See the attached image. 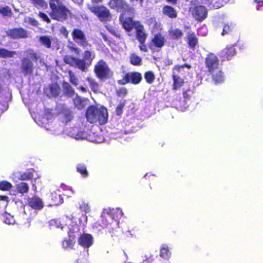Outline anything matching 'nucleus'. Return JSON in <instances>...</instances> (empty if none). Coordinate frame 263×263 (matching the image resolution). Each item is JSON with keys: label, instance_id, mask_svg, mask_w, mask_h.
<instances>
[{"label": "nucleus", "instance_id": "obj_1", "mask_svg": "<svg viewBox=\"0 0 263 263\" xmlns=\"http://www.w3.org/2000/svg\"><path fill=\"white\" fill-rule=\"evenodd\" d=\"M86 116L88 122L95 123L98 121L100 124L106 123L108 119L107 109L104 107L90 106L88 108Z\"/></svg>", "mask_w": 263, "mask_h": 263}, {"label": "nucleus", "instance_id": "obj_2", "mask_svg": "<svg viewBox=\"0 0 263 263\" xmlns=\"http://www.w3.org/2000/svg\"><path fill=\"white\" fill-rule=\"evenodd\" d=\"M64 0H49L51 11L50 16L54 20L63 21L66 19L68 10L64 4Z\"/></svg>", "mask_w": 263, "mask_h": 263}, {"label": "nucleus", "instance_id": "obj_3", "mask_svg": "<svg viewBox=\"0 0 263 263\" xmlns=\"http://www.w3.org/2000/svg\"><path fill=\"white\" fill-rule=\"evenodd\" d=\"M94 71L98 78L105 79L108 78L112 75V72L106 62L100 60L96 65Z\"/></svg>", "mask_w": 263, "mask_h": 263}, {"label": "nucleus", "instance_id": "obj_4", "mask_svg": "<svg viewBox=\"0 0 263 263\" xmlns=\"http://www.w3.org/2000/svg\"><path fill=\"white\" fill-rule=\"evenodd\" d=\"M89 9L101 21H108L111 19V16L109 10L103 6H91Z\"/></svg>", "mask_w": 263, "mask_h": 263}, {"label": "nucleus", "instance_id": "obj_5", "mask_svg": "<svg viewBox=\"0 0 263 263\" xmlns=\"http://www.w3.org/2000/svg\"><path fill=\"white\" fill-rule=\"evenodd\" d=\"M108 6L110 8L116 9L118 11L125 13L128 11L133 13L134 11V9L127 5L123 0H110Z\"/></svg>", "mask_w": 263, "mask_h": 263}, {"label": "nucleus", "instance_id": "obj_6", "mask_svg": "<svg viewBox=\"0 0 263 263\" xmlns=\"http://www.w3.org/2000/svg\"><path fill=\"white\" fill-rule=\"evenodd\" d=\"M205 64L210 73L220 68L217 57L212 53L208 55L205 60Z\"/></svg>", "mask_w": 263, "mask_h": 263}, {"label": "nucleus", "instance_id": "obj_7", "mask_svg": "<svg viewBox=\"0 0 263 263\" xmlns=\"http://www.w3.org/2000/svg\"><path fill=\"white\" fill-rule=\"evenodd\" d=\"M64 61L67 64L74 66L82 71H85V63L84 60L70 55H66L64 58Z\"/></svg>", "mask_w": 263, "mask_h": 263}, {"label": "nucleus", "instance_id": "obj_8", "mask_svg": "<svg viewBox=\"0 0 263 263\" xmlns=\"http://www.w3.org/2000/svg\"><path fill=\"white\" fill-rule=\"evenodd\" d=\"M39 41L42 45L47 48H59V41L55 37L47 35L41 36L39 37Z\"/></svg>", "mask_w": 263, "mask_h": 263}, {"label": "nucleus", "instance_id": "obj_9", "mask_svg": "<svg viewBox=\"0 0 263 263\" xmlns=\"http://www.w3.org/2000/svg\"><path fill=\"white\" fill-rule=\"evenodd\" d=\"M73 40L81 46L86 47L88 44L83 32L79 29H74L72 32Z\"/></svg>", "mask_w": 263, "mask_h": 263}, {"label": "nucleus", "instance_id": "obj_10", "mask_svg": "<svg viewBox=\"0 0 263 263\" xmlns=\"http://www.w3.org/2000/svg\"><path fill=\"white\" fill-rule=\"evenodd\" d=\"M185 67H187L188 69H190L191 68V66L188 65H184L182 66H176L174 68L173 77L174 79V88L175 89L179 88L180 87L182 86L184 83L183 80L182 79L177 77L175 75V71L178 72H182Z\"/></svg>", "mask_w": 263, "mask_h": 263}, {"label": "nucleus", "instance_id": "obj_11", "mask_svg": "<svg viewBox=\"0 0 263 263\" xmlns=\"http://www.w3.org/2000/svg\"><path fill=\"white\" fill-rule=\"evenodd\" d=\"M142 79V76L139 72H129L127 73L122 80V83L126 84L131 82L137 84L140 83Z\"/></svg>", "mask_w": 263, "mask_h": 263}, {"label": "nucleus", "instance_id": "obj_12", "mask_svg": "<svg viewBox=\"0 0 263 263\" xmlns=\"http://www.w3.org/2000/svg\"><path fill=\"white\" fill-rule=\"evenodd\" d=\"M7 34L14 39L28 37L27 32L22 28L8 30L7 31Z\"/></svg>", "mask_w": 263, "mask_h": 263}, {"label": "nucleus", "instance_id": "obj_13", "mask_svg": "<svg viewBox=\"0 0 263 263\" xmlns=\"http://www.w3.org/2000/svg\"><path fill=\"white\" fill-rule=\"evenodd\" d=\"M78 242L84 248H88L92 245L93 238L90 234L84 233L80 235Z\"/></svg>", "mask_w": 263, "mask_h": 263}, {"label": "nucleus", "instance_id": "obj_14", "mask_svg": "<svg viewBox=\"0 0 263 263\" xmlns=\"http://www.w3.org/2000/svg\"><path fill=\"white\" fill-rule=\"evenodd\" d=\"M192 13L195 19L200 21L205 19L207 15L206 9L202 6L196 7L193 10Z\"/></svg>", "mask_w": 263, "mask_h": 263}, {"label": "nucleus", "instance_id": "obj_15", "mask_svg": "<svg viewBox=\"0 0 263 263\" xmlns=\"http://www.w3.org/2000/svg\"><path fill=\"white\" fill-rule=\"evenodd\" d=\"M28 203L29 207L35 210H41L44 207V203L42 200L36 196L28 199Z\"/></svg>", "mask_w": 263, "mask_h": 263}, {"label": "nucleus", "instance_id": "obj_16", "mask_svg": "<svg viewBox=\"0 0 263 263\" xmlns=\"http://www.w3.org/2000/svg\"><path fill=\"white\" fill-rule=\"evenodd\" d=\"M60 88L57 84L49 85L44 90L45 93L49 97H55L60 93Z\"/></svg>", "mask_w": 263, "mask_h": 263}, {"label": "nucleus", "instance_id": "obj_17", "mask_svg": "<svg viewBox=\"0 0 263 263\" xmlns=\"http://www.w3.org/2000/svg\"><path fill=\"white\" fill-rule=\"evenodd\" d=\"M202 3L206 5L210 8H219L224 4H226L228 0H201Z\"/></svg>", "mask_w": 263, "mask_h": 263}, {"label": "nucleus", "instance_id": "obj_18", "mask_svg": "<svg viewBox=\"0 0 263 263\" xmlns=\"http://www.w3.org/2000/svg\"><path fill=\"white\" fill-rule=\"evenodd\" d=\"M13 175L14 177H12V179L14 181H16V178L18 180H27L32 178L34 176L32 171H29L23 174L16 173Z\"/></svg>", "mask_w": 263, "mask_h": 263}, {"label": "nucleus", "instance_id": "obj_19", "mask_svg": "<svg viewBox=\"0 0 263 263\" xmlns=\"http://www.w3.org/2000/svg\"><path fill=\"white\" fill-rule=\"evenodd\" d=\"M95 58V54L93 52H90L89 51H85L83 55V59L84 61L85 64V71L86 70L87 67L89 66L92 62V61Z\"/></svg>", "mask_w": 263, "mask_h": 263}, {"label": "nucleus", "instance_id": "obj_20", "mask_svg": "<svg viewBox=\"0 0 263 263\" xmlns=\"http://www.w3.org/2000/svg\"><path fill=\"white\" fill-rule=\"evenodd\" d=\"M211 74L212 75L213 80L215 84L221 83L224 80V76L220 68L212 72Z\"/></svg>", "mask_w": 263, "mask_h": 263}, {"label": "nucleus", "instance_id": "obj_21", "mask_svg": "<svg viewBox=\"0 0 263 263\" xmlns=\"http://www.w3.org/2000/svg\"><path fill=\"white\" fill-rule=\"evenodd\" d=\"M235 54V49L233 47L226 48L220 53V56L227 60H230Z\"/></svg>", "mask_w": 263, "mask_h": 263}, {"label": "nucleus", "instance_id": "obj_22", "mask_svg": "<svg viewBox=\"0 0 263 263\" xmlns=\"http://www.w3.org/2000/svg\"><path fill=\"white\" fill-rule=\"evenodd\" d=\"M69 237L68 239H65L63 241L62 246L64 249H72L75 244L74 238L76 236L73 235L72 233H70Z\"/></svg>", "mask_w": 263, "mask_h": 263}, {"label": "nucleus", "instance_id": "obj_23", "mask_svg": "<svg viewBox=\"0 0 263 263\" xmlns=\"http://www.w3.org/2000/svg\"><path fill=\"white\" fill-rule=\"evenodd\" d=\"M160 256L165 260H168L171 257V253L168 246L163 244L161 246Z\"/></svg>", "mask_w": 263, "mask_h": 263}, {"label": "nucleus", "instance_id": "obj_24", "mask_svg": "<svg viewBox=\"0 0 263 263\" xmlns=\"http://www.w3.org/2000/svg\"><path fill=\"white\" fill-rule=\"evenodd\" d=\"M101 222L100 225L101 227H106L110 221L112 220L111 215L109 213L107 210L104 211L101 217Z\"/></svg>", "mask_w": 263, "mask_h": 263}, {"label": "nucleus", "instance_id": "obj_25", "mask_svg": "<svg viewBox=\"0 0 263 263\" xmlns=\"http://www.w3.org/2000/svg\"><path fill=\"white\" fill-rule=\"evenodd\" d=\"M120 19L121 22L122 23V26L123 28L127 31H130L133 27V22L132 19L130 17L126 18L125 20H123V14H122Z\"/></svg>", "mask_w": 263, "mask_h": 263}, {"label": "nucleus", "instance_id": "obj_26", "mask_svg": "<svg viewBox=\"0 0 263 263\" xmlns=\"http://www.w3.org/2000/svg\"><path fill=\"white\" fill-rule=\"evenodd\" d=\"M163 13L171 18H175L177 16L176 10L172 7L165 6L163 8Z\"/></svg>", "mask_w": 263, "mask_h": 263}, {"label": "nucleus", "instance_id": "obj_27", "mask_svg": "<svg viewBox=\"0 0 263 263\" xmlns=\"http://www.w3.org/2000/svg\"><path fill=\"white\" fill-rule=\"evenodd\" d=\"M29 187L27 183L21 182L16 185V190L17 192L22 194L27 193L29 191Z\"/></svg>", "mask_w": 263, "mask_h": 263}, {"label": "nucleus", "instance_id": "obj_28", "mask_svg": "<svg viewBox=\"0 0 263 263\" xmlns=\"http://www.w3.org/2000/svg\"><path fill=\"white\" fill-rule=\"evenodd\" d=\"M22 68L26 73H30L32 70V64L28 59H24L23 61Z\"/></svg>", "mask_w": 263, "mask_h": 263}, {"label": "nucleus", "instance_id": "obj_29", "mask_svg": "<svg viewBox=\"0 0 263 263\" xmlns=\"http://www.w3.org/2000/svg\"><path fill=\"white\" fill-rule=\"evenodd\" d=\"M71 136L77 140H90L88 134L85 132H79L77 134H71Z\"/></svg>", "mask_w": 263, "mask_h": 263}, {"label": "nucleus", "instance_id": "obj_30", "mask_svg": "<svg viewBox=\"0 0 263 263\" xmlns=\"http://www.w3.org/2000/svg\"><path fill=\"white\" fill-rule=\"evenodd\" d=\"M35 214L36 212L34 211L33 214L31 213L28 214L27 213V210L25 209V207H24V211L22 213V222L25 223L26 222H27L28 223H30L32 218L35 215Z\"/></svg>", "mask_w": 263, "mask_h": 263}, {"label": "nucleus", "instance_id": "obj_31", "mask_svg": "<svg viewBox=\"0 0 263 263\" xmlns=\"http://www.w3.org/2000/svg\"><path fill=\"white\" fill-rule=\"evenodd\" d=\"M50 194V197L53 204H59L63 202V199L60 195L57 194L53 190L51 191Z\"/></svg>", "mask_w": 263, "mask_h": 263}, {"label": "nucleus", "instance_id": "obj_32", "mask_svg": "<svg viewBox=\"0 0 263 263\" xmlns=\"http://www.w3.org/2000/svg\"><path fill=\"white\" fill-rule=\"evenodd\" d=\"M152 41L154 45L157 47H161L164 44V38L160 34L156 35Z\"/></svg>", "mask_w": 263, "mask_h": 263}, {"label": "nucleus", "instance_id": "obj_33", "mask_svg": "<svg viewBox=\"0 0 263 263\" xmlns=\"http://www.w3.org/2000/svg\"><path fill=\"white\" fill-rule=\"evenodd\" d=\"M189 44L190 47L193 48L198 43V39L193 33H189L187 35Z\"/></svg>", "mask_w": 263, "mask_h": 263}, {"label": "nucleus", "instance_id": "obj_34", "mask_svg": "<svg viewBox=\"0 0 263 263\" xmlns=\"http://www.w3.org/2000/svg\"><path fill=\"white\" fill-rule=\"evenodd\" d=\"M63 87L64 91L68 96L72 98L74 97V90L69 84L64 82L63 84Z\"/></svg>", "mask_w": 263, "mask_h": 263}, {"label": "nucleus", "instance_id": "obj_35", "mask_svg": "<svg viewBox=\"0 0 263 263\" xmlns=\"http://www.w3.org/2000/svg\"><path fill=\"white\" fill-rule=\"evenodd\" d=\"M74 96L75 98L73 99V103L76 107L79 109H81L84 107L85 101L77 95H75Z\"/></svg>", "mask_w": 263, "mask_h": 263}, {"label": "nucleus", "instance_id": "obj_36", "mask_svg": "<svg viewBox=\"0 0 263 263\" xmlns=\"http://www.w3.org/2000/svg\"><path fill=\"white\" fill-rule=\"evenodd\" d=\"M170 35L173 39H178L181 37L183 33L182 31L177 28H172L170 31Z\"/></svg>", "mask_w": 263, "mask_h": 263}, {"label": "nucleus", "instance_id": "obj_37", "mask_svg": "<svg viewBox=\"0 0 263 263\" xmlns=\"http://www.w3.org/2000/svg\"><path fill=\"white\" fill-rule=\"evenodd\" d=\"M79 208L85 213H88L90 211V206L89 203L86 201H81L79 203Z\"/></svg>", "mask_w": 263, "mask_h": 263}, {"label": "nucleus", "instance_id": "obj_38", "mask_svg": "<svg viewBox=\"0 0 263 263\" xmlns=\"http://www.w3.org/2000/svg\"><path fill=\"white\" fill-rule=\"evenodd\" d=\"M16 54L15 51H10L5 49H0V57L1 58H11Z\"/></svg>", "mask_w": 263, "mask_h": 263}, {"label": "nucleus", "instance_id": "obj_39", "mask_svg": "<svg viewBox=\"0 0 263 263\" xmlns=\"http://www.w3.org/2000/svg\"><path fill=\"white\" fill-rule=\"evenodd\" d=\"M77 172L81 174L84 177H87L88 175V173L87 171L86 167L85 165L79 164L77 166Z\"/></svg>", "mask_w": 263, "mask_h": 263}, {"label": "nucleus", "instance_id": "obj_40", "mask_svg": "<svg viewBox=\"0 0 263 263\" xmlns=\"http://www.w3.org/2000/svg\"><path fill=\"white\" fill-rule=\"evenodd\" d=\"M0 14L3 16H11L12 12L10 8L8 6L3 7L0 6Z\"/></svg>", "mask_w": 263, "mask_h": 263}, {"label": "nucleus", "instance_id": "obj_41", "mask_svg": "<svg viewBox=\"0 0 263 263\" xmlns=\"http://www.w3.org/2000/svg\"><path fill=\"white\" fill-rule=\"evenodd\" d=\"M4 221L8 224H13L15 223V220L12 216L8 213H5L3 215Z\"/></svg>", "mask_w": 263, "mask_h": 263}, {"label": "nucleus", "instance_id": "obj_42", "mask_svg": "<svg viewBox=\"0 0 263 263\" xmlns=\"http://www.w3.org/2000/svg\"><path fill=\"white\" fill-rule=\"evenodd\" d=\"M87 81L89 82L91 90L94 92H97L99 89L98 83L94 79L91 78H88Z\"/></svg>", "mask_w": 263, "mask_h": 263}, {"label": "nucleus", "instance_id": "obj_43", "mask_svg": "<svg viewBox=\"0 0 263 263\" xmlns=\"http://www.w3.org/2000/svg\"><path fill=\"white\" fill-rule=\"evenodd\" d=\"M130 63L134 65H140L141 63V59L135 54H132L130 57Z\"/></svg>", "mask_w": 263, "mask_h": 263}, {"label": "nucleus", "instance_id": "obj_44", "mask_svg": "<svg viewBox=\"0 0 263 263\" xmlns=\"http://www.w3.org/2000/svg\"><path fill=\"white\" fill-rule=\"evenodd\" d=\"M12 186L11 183L7 181H3L0 182V190L2 191H8Z\"/></svg>", "mask_w": 263, "mask_h": 263}, {"label": "nucleus", "instance_id": "obj_45", "mask_svg": "<svg viewBox=\"0 0 263 263\" xmlns=\"http://www.w3.org/2000/svg\"><path fill=\"white\" fill-rule=\"evenodd\" d=\"M137 37L138 41L140 43H143L145 41V40L146 39V35L141 28H139L137 30Z\"/></svg>", "mask_w": 263, "mask_h": 263}, {"label": "nucleus", "instance_id": "obj_46", "mask_svg": "<svg viewBox=\"0 0 263 263\" xmlns=\"http://www.w3.org/2000/svg\"><path fill=\"white\" fill-rule=\"evenodd\" d=\"M144 78L147 83H152L155 79V75L152 71H148L145 73Z\"/></svg>", "mask_w": 263, "mask_h": 263}, {"label": "nucleus", "instance_id": "obj_47", "mask_svg": "<svg viewBox=\"0 0 263 263\" xmlns=\"http://www.w3.org/2000/svg\"><path fill=\"white\" fill-rule=\"evenodd\" d=\"M68 76L69 77L70 82L74 85H77L78 84V79L75 76L73 72L71 71L68 72Z\"/></svg>", "mask_w": 263, "mask_h": 263}, {"label": "nucleus", "instance_id": "obj_48", "mask_svg": "<svg viewBox=\"0 0 263 263\" xmlns=\"http://www.w3.org/2000/svg\"><path fill=\"white\" fill-rule=\"evenodd\" d=\"M233 28V25L231 23H227V24H224L223 28V31L222 32V35H223L226 34L228 33L232 30Z\"/></svg>", "mask_w": 263, "mask_h": 263}, {"label": "nucleus", "instance_id": "obj_49", "mask_svg": "<svg viewBox=\"0 0 263 263\" xmlns=\"http://www.w3.org/2000/svg\"><path fill=\"white\" fill-rule=\"evenodd\" d=\"M35 7L43 8L47 6V3L44 0H31Z\"/></svg>", "mask_w": 263, "mask_h": 263}, {"label": "nucleus", "instance_id": "obj_50", "mask_svg": "<svg viewBox=\"0 0 263 263\" xmlns=\"http://www.w3.org/2000/svg\"><path fill=\"white\" fill-rule=\"evenodd\" d=\"M68 47L72 51H74L75 53L78 54L80 53V49L77 47V46L72 43H70L68 45Z\"/></svg>", "mask_w": 263, "mask_h": 263}, {"label": "nucleus", "instance_id": "obj_51", "mask_svg": "<svg viewBox=\"0 0 263 263\" xmlns=\"http://www.w3.org/2000/svg\"><path fill=\"white\" fill-rule=\"evenodd\" d=\"M26 22H28L29 24L33 26H37L38 24L37 21L35 19L31 17H26L25 19Z\"/></svg>", "mask_w": 263, "mask_h": 263}, {"label": "nucleus", "instance_id": "obj_52", "mask_svg": "<svg viewBox=\"0 0 263 263\" xmlns=\"http://www.w3.org/2000/svg\"><path fill=\"white\" fill-rule=\"evenodd\" d=\"M87 217L86 215H82L81 218L79 219L80 223L82 225H85L87 223Z\"/></svg>", "mask_w": 263, "mask_h": 263}, {"label": "nucleus", "instance_id": "obj_53", "mask_svg": "<svg viewBox=\"0 0 263 263\" xmlns=\"http://www.w3.org/2000/svg\"><path fill=\"white\" fill-rule=\"evenodd\" d=\"M39 16L44 21L50 23V19L48 17V16L43 13L40 12L39 14Z\"/></svg>", "mask_w": 263, "mask_h": 263}, {"label": "nucleus", "instance_id": "obj_54", "mask_svg": "<svg viewBox=\"0 0 263 263\" xmlns=\"http://www.w3.org/2000/svg\"><path fill=\"white\" fill-rule=\"evenodd\" d=\"M60 33L63 34L64 36L67 37L68 35V32L65 27H62L60 29Z\"/></svg>", "mask_w": 263, "mask_h": 263}, {"label": "nucleus", "instance_id": "obj_55", "mask_svg": "<svg viewBox=\"0 0 263 263\" xmlns=\"http://www.w3.org/2000/svg\"><path fill=\"white\" fill-rule=\"evenodd\" d=\"M119 95L120 96H124L127 94V90L126 88H121L118 91Z\"/></svg>", "mask_w": 263, "mask_h": 263}, {"label": "nucleus", "instance_id": "obj_56", "mask_svg": "<svg viewBox=\"0 0 263 263\" xmlns=\"http://www.w3.org/2000/svg\"><path fill=\"white\" fill-rule=\"evenodd\" d=\"M47 121L46 118H43V121H36V123L40 126H43V125Z\"/></svg>", "mask_w": 263, "mask_h": 263}, {"label": "nucleus", "instance_id": "obj_57", "mask_svg": "<svg viewBox=\"0 0 263 263\" xmlns=\"http://www.w3.org/2000/svg\"><path fill=\"white\" fill-rule=\"evenodd\" d=\"M140 50H142V51H147V48H146V46L144 45V44H142L140 46Z\"/></svg>", "mask_w": 263, "mask_h": 263}, {"label": "nucleus", "instance_id": "obj_58", "mask_svg": "<svg viewBox=\"0 0 263 263\" xmlns=\"http://www.w3.org/2000/svg\"><path fill=\"white\" fill-rule=\"evenodd\" d=\"M8 197L5 196H0V200L8 202Z\"/></svg>", "mask_w": 263, "mask_h": 263}, {"label": "nucleus", "instance_id": "obj_59", "mask_svg": "<svg viewBox=\"0 0 263 263\" xmlns=\"http://www.w3.org/2000/svg\"><path fill=\"white\" fill-rule=\"evenodd\" d=\"M77 263H88L86 259H79L77 261Z\"/></svg>", "mask_w": 263, "mask_h": 263}, {"label": "nucleus", "instance_id": "obj_60", "mask_svg": "<svg viewBox=\"0 0 263 263\" xmlns=\"http://www.w3.org/2000/svg\"><path fill=\"white\" fill-rule=\"evenodd\" d=\"M110 32H111L113 34H114L115 35H116V36H117L119 37V35L118 33H117L116 32V31H115L113 29H112L111 30H110Z\"/></svg>", "mask_w": 263, "mask_h": 263}, {"label": "nucleus", "instance_id": "obj_61", "mask_svg": "<svg viewBox=\"0 0 263 263\" xmlns=\"http://www.w3.org/2000/svg\"><path fill=\"white\" fill-rule=\"evenodd\" d=\"M58 223V221L54 220H51L50 221V225L57 224Z\"/></svg>", "mask_w": 263, "mask_h": 263}, {"label": "nucleus", "instance_id": "obj_62", "mask_svg": "<svg viewBox=\"0 0 263 263\" xmlns=\"http://www.w3.org/2000/svg\"><path fill=\"white\" fill-rule=\"evenodd\" d=\"M168 2L171 3L172 4H175L177 2V0H166Z\"/></svg>", "mask_w": 263, "mask_h": 263}, {"label": "nucleus", "instance_id": "obj_63", "mask_svg": "<svg viewBox=\"0 0 263 263\" xmlns=\"http://www.w3.org/2000/svg\"><path fill=\"white\" fill-rule=\"evenodd\" d=\"M93 3H99L102 1V0H91Z\"/></svg>", "mask_w": 263, "mask_h": 263}, {"label": "nucleus", "instance_id": "obj_64", "mask_svg": "<svg viewBox=\"0 0 263 263\" xmlns=\"http://www.w3.org/2000/svg\"><path fill=\"white\" fill-rule=\"evenodd\" d=\"M81 89L83 91H86V89L83 87H81Z\"/></svg>", "mask_w": 263, "mask_h": 263}]
</instances>
